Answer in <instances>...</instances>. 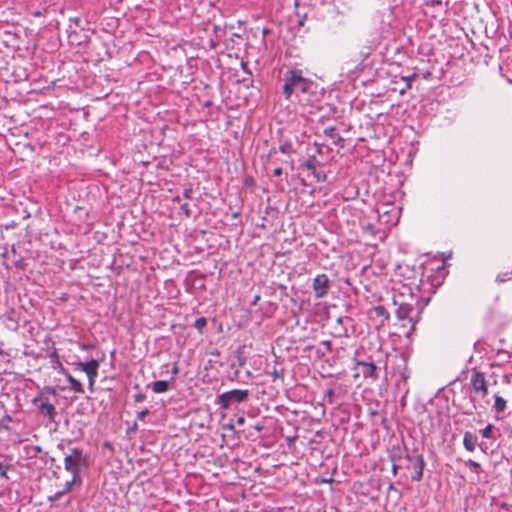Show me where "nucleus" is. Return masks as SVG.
<instances>
[{
  "label": "nucleus",
  "instance_id": "1",
  "mask_svg": "<svg viewBox=\"0 0 512 512\" xmlns=\"http://www.w3.org/2000/svg\"><path fill=\"white\" fill-rule=\"evenodd\" d=\"M283 95L288 100L293 94L299 95L309 92L312 81L303 76L301 69H291L285 72L283 77Z\"/></svg>",
  "mask_w": 512,
  "mask_h": 512
},
{
  "label": "nucleus",
  "instance_id": "2",
  "mask_svg": "<svg viewBox=\"0 0 512 512\" xmlns=\"http://www.w3.org/2000/svg\"><path fill=\"white\" fill-rule=\"evenodd\" d=\"M87 466V456L78 447L70 449V453L64 458V468L72 476H80L81 470Z\"/></svg>",
  "mask_w": 512,
  "mask_h": 512
},
{
  "label": "nucleus",
  "instance_id": "3",
  "mask_svg": "<svg viewBox=\"0 0 512 512\" xmlns=\"http://www.w3.org/2000/svg\"><path fill=\"white\" fill-rule=\"evenodd\" d=\"M248 396V390L234 389L217 396L216 404L222 409H228L233 402H245Z\"/></svg>",
  "mask_w": 512,
  "mask_h": 512
},
{
  "label": "nucleus",
  "instance_id": "4",
  "mask_svg": "<svg viewBox=\"0 0 512 512\" xmlns=\"http://www.w3.org/2000/svg\"><path fill=\"white\" fill-rule=\"evenodd\" d=\"M470 385L472 392L480 397L486 398L488 395V381L486 380L485 374L480 371L474 370L471 374Z\"/></svg>",
  "mask_w": 512,
  "mask_h": 512
},
{
  "label": "nucleus",
  "instance_id": "5",
  "mask_svg": "<svg viewBox=\"0 0 512 512\" xmlns=\"http://www.w3.org/2000/svg\"><path fill=\"white\" fill-rule=\"evenodd\" d=\"M312 288L316 298H323L328 294L330 280L326 274H318L312 283Z\"/></svg>",
  "mask_w": 512,
  "mask_h": 512
},
{
  "label": "nucleus",
  "instance_id": "6",
  "mask_svg": "<svg viewBox=\"0 0 512 512\" xmlns=\"http://www.w3.org/2000/svg\"><path fill=\"white\" fill-rule=\"evenodd\" d=\"M75 366L76 369L85 372L88 378L98 377L99 361L96 359H91L87 362H77Z\"/></svg>",
  "mask_w": 512,
  "mask_h": 512
},
{
  "label": "nucleus",
  "instance_id": "7",
  "mask_svg": "<svg viewBox=\"0 0 512 512\" xmlns=\"http://www.w3.org/2000/svg\"><path fill=\"white\" fill-rule=\"evenodd\" d=\"M478 445V437L471 431H465L463 435V446L468 452H474Z\"/></svg>",
  "mask_w": 512,
  "mask_h": 512
},
{
  "label": "nucleus",
  "instance_id": "8",
  "mask_svg": "<svg viewBox=\"0 0 512 512\" xmlns=\"http://www.w3.org/2000/svg\"><path fill=\"white\" fill-rule=\"evenodd\" d=\"M413 467L415 469V473L412 476V479L414 481H420L422 479L424 469V458L422 455H417L414 457Z\"/></svg>",
  "mask_w": 512,
  "mask_h": 512
},
{
  "label": "nucleus",
  "instance_id": "9",
  "mask_svg": "<svg viewBox=\"0 0 512 512\" xmlns=\"http://www.w3.org/2000/svg\"><path fill=\"white\" fill-rule=\"evenodd\" d=\"M413 305L409 303H402L396 310V315L399 319H411L410 314L413 311Z\"/></svg>",
  "mask_w": 512,
  "mask_h": 512
},
{
  "label": "nucleus",
  "instance_id": "10",
  "mask_svg": "<svg viewBox=\"0 0 512 512\" xmlns=\"http://www.w3.org/2000/svg\"><path fill=\"white\" fill-rule=\"evenodd\" d=\"M362 366V373L364 377H370L373 379H377L378 375L376 372V366L374 363H361Z\"/></svg>",
  "mask_w": 512,
  "mask_h": 512
},
{
  "label": "nucleus",
  "instance_id": "11",
  "mask_svg": "<svg viewBox=\"0 0 512 512\" xmlns=\"http://www.w3.org/2000/svg\"><path fill=\"white\" fill-rule=\"evenodd\" d=\"M65 378L69 382L71 390H73L74 392L79 393V394L84 393V388H83L82 384L77 379H75L70 373H67L65 375Z\"/></svg>",
  "mask_w": 512,
  "mask_h": 512
},
{
  "label": "nucleus",
  "instance_id": "12",
  "mask_svg": "<svg viewBox=\"0 0 512 512\" xmlns=\"http://www.w3.org/2000/svg\"><path fill=\"white\" fill-rule=\"evenodd\" d=\"M494 400L495 401L493 409L495 410V412L498 414L504 412L507 407L506 400L498 394L494 395Z\"/></svg>",
  "mask_w": 512,
  "mask_h": 512
},
{
  "label": "nucleus",
  "instance_id": "13",
  "mask_svg": "<svg viewBox=\"0 0 512 512\" xmlns=\"http://www.w3.org/2000/svg\"><path fill=\"white\" fill-rule=\"evenodd\" d=\"M41 412L45 413L49 418H53L56 415V410L53 404L48 401H42L40 405Z\"/></svg>",
  "mask_w": 512,
  "mask_h": 512
},
{
  "label": "nucleus",
  "instance_id": "14",
  "mask_svg": "<svg viewBox=\"0 0 512 512\" xmlns=\"http://www.w3.org/2000/svg\"><path fill=\"white\" fill-rule=\"evenodd\" d=\"M169 389V383L165 380H158L152 383V390L155 393H165Z\"/></svg>",
  "mask_w": 512,
  "mask_h": 512
},
{
  "label": "nucleus",
  "instance_id": "15",
  "mask_svg": "<svg viewBox=\"0 0 512 512\" xmlns=\"http://www.w3.org/2000/svg\"><path fill=\"white\" fill-rule=\"evenodd\" d=\"M480 434L483 438L494 439L495 438V427L492 424L486 425L480 430Z\"/></svg>",
  "mask_w": 512,
  "mask_h": 512
},
{
  "label": "nucleus",
  "instance_id": "16",
  "mask_svg": "<svg viewBox=\"0 0 512 512\" xmlns=\"http://www.w3.org/2000/svg\"><path fill=\"white\" fill-rule=\"evenodd\" d=\"M465 466L468 467L470 469V471L475 474H480L482 472L480 463H478L472 459L465 461Z\"/></svg>",
  "mask_w": 512,
  "mask_h": 512
},
{
  "label": "nucleus",
  "instance_id": "17",
  "mask_svg": "<svg viewBox=\"0 0 512 512\" xmlns=\"http://www.w3.org/2000/svg\"><path fill=\"white\" fill-rule=\"evenodd\" d=\"M76 483H81L80 476H72L71 480L66 481L63 491H65V493L69 492Z\"/></svg>",
  "mask_w": 512,
  "mask_h": 512
},
{
  "label": "nucleus",
  "instance_id": "18",
  "mask_svg": "<svg viewBox=\"0 0 512 512\" xmlns=\"http://www.w3.org/2000/svg\"><path fill=\"white\" fill-rule=\"evenodd\" d=\"M53 369L56 370L58 373L62 374V375H66L67 373H69L65 367L63 366V364L61 363V361L59 360V358H57V361H54L53 362V365H52Z\"/></svg>",
  "mask_w": 512,
  "mask_h": 512
},
{
  "label": "nucleus",
  "instance_id": "19",
  "mask_svg": "<svg viewBox=\"0 0 512 512\" xmlns=\"http://www.w3.org/2000/svg\"><path fill=\"white\" fill-rule=\"evenodd\" d=\"M511 279H512V271H507V272H504V273H500L496 277V281L499 282V283H503V282H506V281L511 280Z\"/></svg>",
  "mask_w": 512,
  "mask_h": 512
},
{
  "label": "nucleus",
  "instance_id": "20",
  "mask_svg": "<svg viewBox=\"0 0 512 512\" xmlns=\"http://www.w3.org/2000/svg\"><path fill=\"white\" fill-rule=\"evenodd\" d=\"M374 311L377 316L383 317L385 319L389 318V313L387 312L384 306H377L374 308Z\"/></svg>",
  "mask_w": 512,
  "mask_h": 512
},
{
  "label": "nucleus",
  "instance_id": "21",
  "mask_svg": "<svg viewBox=\"0 0 512 512\" xmlns=\"http://www.w3.org/2000/svg\"><path fill=\"white\" fill-rule=\"evenodd\" d=\"M416 78H417V74L416 73H413V74L408 75V76H402V80L406 82L405 89H410L411 85H412V81L415 80Z\"/></svg>",
  "mask_w": 512,
  "mask_h": 512
},
{
  "label": "nucleus",
  "instance_id": "22",
  "mask_svg": "<svg viewBox=\"0 0 512 512\" xmlns=\"http://www.w3.org/2000/svg\"><path fill=\"white\" fill-rule=\"evenodd\" d=\"M207 324V320L205 317H200L198 319L195 320V323H194V327L201 331Z\"/></svg>",
  "mask_w": 512,
  "mask_h": 512
},
{
  "label": "nucleus",
  "instance_id": "23",
  "mask_svg": "<svg viewBox=\"0 0 512 512\" xmlns=\"http://www.w3.org/2000/svg\"><path fill=\"white\" fill-rule=\"evenodd\" d=\"M324 134H325V136H327L331 139H335V137L337 136L336 128L334 126H329L324 129Z\"/></svg>",
  "mask_w": 512,
  "mask_h": 512
},
{
  "label": "nucleus",
  "instance_id": "24",
  "mask_svg": "<svg viewBox=\"0 0 512 512\" xmlns=\"http://www.w3.org/2000/svg\"><path fill=\"white\" fill-rule=\"evenodd\" d=\"M305 167L311 171L313 174H315V171H316V160L313 159V160H308L306 163H305Z\"/></svg>",
  "mask_w": 512,
  "mask_h": 512
},
{
  "label": "nucleus",
  "instance_id": "25",
  "mask_svg": "<svg viewBox=\"0 0 512 512\" xmlns=\"http://www.w3.org/2000/svg\"><path fill=\"white\" fill-rule=\"evenodd\" d=\"M65 494V491L61 490L56 492L53 496L49 497L50 502L58 501Z\"/></svg>",
  "mask_w": 512,
  "mask_h": 512
},
{
  "label": "nucleus",
  "instance_id": "26",
  "mask_svg": "<svg viewBox=\"0 0 512 512\" xmlns=\"http://www.w3.org/2000/svg\"><path fill=\"white\" fill-rule=\"evenodd\" d=\"M181 210L182 212L185 214L186 217H190L191 215V210H190V206L188 203H184L181 205Z\"/></svg>",
  "mask_w": 512,
  "mask_h": 512
},
{
  "label": "nucleus",
  "instance_id": "27",
  "mask_svg": "<svg viewBox=\"0 0 512 512\" xmlns=\"http://www.w3.org/2000/svg\"><path fill=\"white\" fill-rule=\"evenodd\" d=\"M148 414H149V410L147 408H145L142 411L138 412L137 418L141 421H144Z\"/></svg>",
  "mask_w": 512,
  "mask_h": 512
},
{
  "label": "nucleus",
  "instance_id": "28",
  "mask_svg": "<svg viewBox=\"0 0 512 512\" xmlns=\"http://www.w3.org/2000/svg\"><path fill=\"white\" fill-rule=\"evenodd\" d=\"M7 470H8V466L7 465H3L2 463H0V476L1 477L8 478Z\"/></svg>",
  "mask_w": 512,
  "mask_h": 512
},
{
  "label": "nucleus",
  "instance_id": "29",
  "mask_svg": "<svg viewBox=\"0 0 512 512\" xmlns=\"http://www.w3.org/2000/svg\"><path fill=\"white\" fill-rule=\"evenodd\" d=\"M334 144L336 145H339L341 147H343V142H344V139L342 136H340L339 134H337V136L335 137V139H332Z\"/></svg>",
  "mask_w": 512,
  "mask_h": 512
},
{
  "label": "nucleus",
  "instance_id": "30",
  "mask_svg": "<svg viewBox=\"0 0 512 512\" xmlns=\"http://www.w3.org/2000/svg\"><path fill=\"white\" fill-rule=\"evenodd\" d=\"M146 399V395L143 393H138L134 395L135 402H143Z\"/></svg>",
  "mask_w": 512,
  "mask_h": 512
},
{
  "label": "nucleus",
  "instance_id": "31",
  "mask_svg": "<svg viewBox=\"0 0 512 512\" xmlns=\"http://www.w3.org/2000/svg\"><path fill=\"white\" fill-rule=\"evenodd\" d=\"M95 381H96V378H88V382H89L88 388L91 392H93V386L95 384Z\"/></svg>",
  "mask_w": 512,
  "mask_h": 512
},
{
  "label": "nucleus",
  "instance_id": "32",
  "mask_svg": "<svg viewBox=\"0 0 512 512\" xmlns=\"http://www.w3.org/2000/svg\"><path fill=\"white\" fill-rule=\"evenodd\" d=\"M191 195H192V190L191 189H185L184 190V193H183L184 198L190 199Z\"/></svg>",
  "mask_w": 512,
  "mask_h": 512
},
{
  "label": "nucleus",
  "instance_id": "33",
  "mask_svg": "<svg viewBox=\"0 0 512 512\" xmlns=\"http://www.w3.org/2000/svg\"><path fill=\"white\" fill-rule=\"evenodd\" d=\"M322 345L328 350V351H331L332 350V344L330 341H323L322 342Z\"/></svg>",
  "mask_w": 512,
  "mask_h": 512
},
{
  "label": "nucleus",
  "instance_id": "34",
  "mask_svg": "<svg viewBox=\"0 0 512 512\" xmlns=\"http://www.w3.org/2000/svg\"><path fill=\"white\" fill-rule=\"evenodd\" d=\"M326 396L329 398L330 402L332 401V398L334 396V390L333 389H329L327 392H326Z\"/></svg>",
  "mask_w": 512,
  "mask_h": 512
},
{
  "label": "nucleus",
  "instance_id": "35",
  "mask_svg": "<svg viewBox=\"0 0 512 512\" xmlns=\"http://www.w3.org/2000/svg\"><path fill=\"white\" fill-rule=\"evenodd\" d=\"M273 174L275 176H280L282 174V168H280V167L275 168L274 171H273Z\"/></svg>",
  "mask_w": 512,
  "mask_h": 512
},
{
  "label": "nucleus",
  "instance_id": "36",
  "mask_svg": "<svg viewBox=\"0 0 512 512\" xmlns=\"http://www.w3.org/2000/svg\"><path fill=\"white\" fill-rule=\"evenodd\" d=\"M259 300H260V295H259V294H257V295H255V296H254V298H253V300H252L251 304H252V305H256V304H257V302H258Z\"/></svg>",
  "mask_w": 512,
  "mask_h": 512
},
{
  "label": "nucleus",
  "instance_id": "37",
  "mask_svg": "<svg viewBox=\"0 0 512 512\" xmlns=\"http://www.w3.org/2000/svg\"><path fill=\"white\" fill-rule=\"evenodd\" d=\"M215 34L218 36L220 32H224V29H222L219 26L214 27Z\"/></svg>",
  "mask_w": 512,
  "mask_h": 512
},
{
  "label": "nucleus",
  "instance_id": "38",
  "mask_svg": "<svg viewBox=\"0 0 512 512\" xmlns=\"http://www.w3.org/2000/svg\"><path fill=\"white\" fill-rule=\"evenodd\" d=\"M477 446H479V447H480V449H481L483 452H485V451H486V449H487V446H486V444H485L484 442L478 443V445H477Z\"/></svg>",
  "mask_w": 512,
  "mask_h": 512
},
{
  "label": "nucleus",
  "instance_id": "39",
  "mask_svg": "<svg viewBox=\"0 0 512 512\" xmlns=\"http://www.w3.org/2000/svg\"><path fill=\"white\" fill-rule=\"evenodd\" d=\"M50 357L52 359V362L57 361V358H59V356L56 352H53Z\"/></svg>",
  "mask_w": 512,
  "mask_h": 512
},
{
  "label": "nucleus",
  "instance_id": "40",
  "mask_svg": "<svg viewBox=\"0 0 512 512\" xmlns=\"http://www.w3.org/2000/svg\"><path fill=\"white\" fill-rule=\"evenodd\" d=\"M236 422L238 425H243L245 423V419L244 417H239Z\"/></svg>",
  "mask_w": 512,
  "mask_h": 512
},
{
  "label": "nucleus",
  "instance_id": "41",
  "mask_svg": "<svg viewBox=\"0 0 512 512\" xmlns=\"http://www.w3.org/2000/svg\"><path fill=\"white\" fill-rule=\"evenodd\" d=\"M288 147H289V146H287V145H282V146L280 147L281 152H283V153H287V152H288Z\"/></svg>",
  "mask_w": 512,
  "mask_h": 512
},
{
  "label": "nucleus",
  "instance_id": "42",
  "mask_svg": "<svg viewBox=\"0 0 512 512\" xmlns=\"http://www.w3.org/2000/svg\"><path fill=\"white\" fill-rule=\"evenodd\" d=\"M70 21H73L76 25H79L81 19L76 17V18H70Z\"/></svg>",
  "mask_w": 512,
  "mask_h": 512
},
{
  "label": "nucleus",
  "instance_id": "43",
  "mask_svg": "<svg viewBox=\"0 0 512 512\" xmlns=\"http://www.w3.org/2000/svg\"><path fill=\"white\" fill-rule=\"evenodd\" d=\"M177 373H178V367H177V365H174V367L172 369V375L175 376V375H177Z\"/></svg>",
  "mask_w": 512,
  "mask_h": 512
},
{
  "label": "nucleus",
  "instance_id": "44",
  "mask_svg": "<svg viewBox=\"0 0 512 512\" xmlns=\"http://www.w3.org/2000/svg\"><path fill=\"white\" fill-rule=\"evenodd\" d=\"M279 375H280V373H279L277 370H274V371L272 372V376H273L274 378L279 377Z\"/></svg>",
  "mask_w": 512,
  "mask_h": 512
},
{
  "label": "nucleus",
  "instance_id": "45",
  "mask_svg": "<svg viewBox=\"0 0 512 512\" xmlns=\"http://www.w3.org/2000/svg\"><path fill=\"white\" fill-rule=\"evenodd\" d=\"M314 175H315L318 179H321V174H320V172L315 171V174H314Z\"/></svg>",
  "mask_w": 512,
  "mask_h": 512
},
{
  "label": "nucleus",
  "instance_id": "46",
  "mask_svg": "<svg viewBox=\"0 0 512 512\" xmlns=\"http://www.w3.org/2000/svg\"><path fill=\"white\" fill-rule=\"evenodd\" d=\"M392 470H393V473H394V474H396L397 466H396V465H393Z\"/></svg>",
  "mask_w": 512,
  "mask_h": 512
}]
</instances>
